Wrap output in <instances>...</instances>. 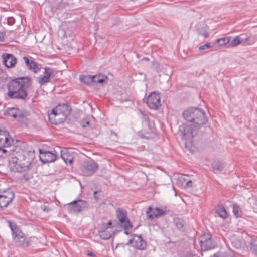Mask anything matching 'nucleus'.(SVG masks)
<instances>
[{
  "label": "nucleus",
  "mask_w": 257,
  "mask_h": 257,
  "mask_svg": "<svg viewBox=\"0 0 257 257\" xmlns=\"http://www.w3.org/2000/svg\"><path fill=\"white\" fill-rule=\"evenodd\" d=\"M232 244L233 246H234L236 248H239L241 246L242 243L240 241H232Z\"/></svg>",
  "instance_id": "473e14b6"
},
{
  "label": "nucleus",
  "mask_w": 257,
  "mask_h": 257,
  "mask_svg": "<svg viewBox=\"0 0 257 257\" xmlns=\"http://www.w3.org/2000/svg\"><path fill=\"white\" fill-rule=\"evenodd\" d=\"M212 168L214 170L222 171L223 169V165L220 162H214L212 164Z\"/></svg>",
  "instance_id": "c756f323"
},
{
  "label": "nucleus",
  "mask_w": 257,
  "mask_h": 257,
  "mask_svg": "<svg viewBox=\"0 0 257 257\" xmlns=\"http://www.w3.org/2000/svg\"><path fill=\"white\" fill-rule=\"evenodd\" d=\"M212 46H213V45H211V44L210 43H206V44L200 46L199 48V50H205L206 49L210 48L212 47Z\"/></svg>",
  "instance_id": "2f4dec72"
},
{
  "label": "nucleus",
  "mask_w": 257,
  "mask_h": 257,
  "mask_svg": "<svg viewBox=\"0 0 257 257\" xmlns=\"http://www.w3.org/2000/svg\"><path fill=\"white\" fill-rule=\"evenodd\" d=\"M61 157L66 164H71L73 162V155L70 151L67 149L61 150Z\"/></svg>",
  "instance_id": "412c9836"
},
{
  "label": "nucleus",
  "mask_w": 257,
  "mask_h": 257,
  "mask_svg": "<svg viewBox=\"0 0 257 257\" xmlns=\"http://www.w3.org/2000/svg\"><path fill=\"white\" fill-rule=\"evenodd\" d=\"M240 37L241 42L244 45H251L256 41V38L255 36H252L249 33L241 34Z\"/></svg>",
  "instance_id": "a211bd4d"
},
{
  "label": "nucleus",
  "mask_w": 257,
  "mask_h": 257,
  "mask_svg": "<svg viewBox=\"0 0 257 257\" xmlns=\"http://www.w3.org/2000/svg\"><path fill=\"white\" fill-rule=\"evenodd\" d=\"M145 123H146V124H147V123H148V120H147V119H146Z\"/></svg>",
  "instance_id": "a19ab883"
},
{
  "label": "nucleus",
  "mask_w": 257,
  "mask_h": 257,
  "mask_svg": "<svg viewBox=\"0 0 257 257\" xmlns=\"http://www.w3.org/2000/svg\"><path fill=\"white\" fill-rule=\"evenodd\" d=\"M240 44H242V43L241 42L240 35L235 37L232 40H230V45L232 47L237 46Z\"/></svg>",
  "instance_id": "cd10ccee"
},
{
  "label": "nucleus",
  "mask_w": 257,
  "mask_h": 257,
  "mask_svg": "<svg viewBox=\"0 0 257 257\" xmlns=\"http://www.w3.org/2000/svg\"><path fill=\"white\" fill-rule=\"evenodd\" d=\"M177 185L183 188H188L192 186V182L187 175L178 174L175 177Z\"/></svg>",
  "instance_id": "2eb2a0df"
},
{
  "label": "nucleus",
  "mask_w": 257,
  "mask_h": 257,
  "mask_svg": "<svg viewBox=\"0 0 257 257\" xmlns=\"http://www.w3.org/2000/svg\"><path fill=\"white\" fill-rule=\"evenodd\" d=\"M143 60L148 61L149 60V58H144Z\"/></svg>",
  "instance_id": "ea45409f"
},
{
  "label": "nucleus",
  "mask_w": 257,
  "mask_h": 257,
  "mask_svg": "<svg viewBox=\"0 0 257 257\" xmlns=\"http://www.w3.org/2000/svg\"><path fill=\"white\" fill-rule=\"evenodd\" d=\"M7 21L8 23L10 25H12L14 23V19L11 17L8 18Z\"/></svg>",
  "instance_id": "c9c22d12"
},
{
  "label": "nucleus",
  "mask_w": 257,
  "mask_h": 257,
  "mask_svg": "<svg viewBox=\"0 0 257 257\" xmlns=\"http://www.w3.org/2000/svg\"><path fill=\"white\" fill-rule=\"evenodd\" d=\"M23 59L26 65L30 69L32 70L35 73H36L38 71L39 68L35 62L32 60L30 61L29 59L27 57H24Z\"/></svg>",
  "instance_id": "5701e85b"
},
{
  "label": "nucleus",
  "mask_w": 257,
  "mask_h": 257,
  "mask_svg": "<svg viewBox=\"0 0 257 257\" xmlns=\"http://www.w3.org/2000/svg\"><path fill=\"white\" fill-rule=\"evenodd\" d=\"M165 213V210L158 207L153 208L151 207H149L146 211V214L148 218L151 219L163 215Z\"/></svg>",
  "instance_id": "f3484780"
},
{
  "label": "nucleus",
  "mask_w": 257,
  "mask_h": 257,
  "mask_svg": "<svg viewBox=\"0 0 257 257\" xmlns=\"http://www.w3.org/2000/svg\"><path fill=\"white\" fill-rule=\"evenodd\" d=\"M70 112V109L67 104H60L52 110L51 114L49 115V120L51 121L53 119V116L54 117L62 116L63 117V118L65 119Z\"/></svg>",
  "instance_id": "423d86ee"
},
{
  "label": "nucleus",
  "mask_w": 257,
  "mask_h": 257,
  "mask_svg": "<svg viewBox=\"0 0 257 257\" xmlns=\"http://www.w3.org/2000/svg\"><path fill=\"white\" fill-rule=\"evenodd\" d=\"M89 121L87 118L83 119L81 122V125L83 127H87L89 125Z\"/></svg>",
  "instance_id": "7c9ffc66"
},
{
  "label": "nucleus",
  "mask_w": 257,
  "mask_h": 257,
  "mask_svg": "<svg viewBox=\"0 0 257 257\" xmlns=\"http://www.w3.org/2000/svg\"><path fill=\"white\" fill-rule=\"evenodd\" d=\"M230 42V37H225L216 40V42L220 46H223L229 44Z\"/></svg>",
  "instance_id": "a878e982"
},
{
  "label": "nucleus",
  "mask_w": 257,
  "mask_h": 257,
  "mask_svg": "<svg viewBox=\"0 0 257 257\" xmlns=\"http://www.w3.org/2000/svg\"><path fill=\"white\" fill-rule=\"evenodd\" d=\"M204 36L205 38H207L209 37V34L208 33H205L204 34Z\"/></svg>",
  "instance_id": "58836bf2"
},
{
  "label": "nucleus",
  "mask_w": 257,
  "mask_h": 257,
  "mask_svg": "<svg viewBox=\"0 0 257 257\" xmlns=\"http://www.w3.org/2000/svg\"><path fill=\"white\" fill-rule=\"evenodd\" d=\"M98 169V165L93 160L85 161L81 168L82 173L84 176H90L95 173Z\"/></svg>",
  "instance_id": "1a4fd4ad"
},
{
  "label": "nucleus",
  "mask_w": 257,
  "mask_h": 257,
  "mask_svg": "<svg viewBox=\"0 0 257 257\" xmlns=\"http://www.w3.org/2000/svg\"><path fill=\"white\" fill-rule=\"evenodd\" d=\"M57 157L58 155L56 154L55 151L54 152L48 151H42V150H40L39 158L43 163L54 162L57 159Z\"/></svg>",
  "instance_id": "4468645a"
},
{
  "label": "nucleus",
  "mask_w": 257,
  "mask_h": 257,
  "mask_svg": "<svg viewBox=\"0 0 257 257\" xmlns=\"http://www.w3.org/2000/svg\"><path fill=\"white\" fill-rule=\"evenodd\" d=\"M216 212L222 218H226L227 217V213L222 205L218 207Z\"/></svg>",
  "instance_id": "393cba45"
},
{
  "label": "nucleus",
  "mask_w": 257,
  "mask_h": 257,
  "mask_svg": "<svg viewBox=\"0 0 257 257\" xmlns=\"http://www.w3.org/2000/svg\"><path fill=\"white\" fill-rule=\"evenodd\" d=\"M32 153L21 150L13 153L9 160V167L11 171L22 172L27 170L33 160Z\"/></svg>",
  "instance_id": "f03ea898"
},
{
  "label": "nucleus",
  "mask_w": 257,
  "mask_h": 257,
  "mask_svg": "<svg viewBox=\"0 0 257 257\" xmlns=\"http://www.w3.org/2000/svg\"><path fill=\"white\" fill-rule=\"evenodd\" d=\"M111 225V221H109L106 224L103 225L99 231V234L101 239L107 240L115 234V230L112 227Z\"/></svg>",
  "instance_id": "9d476101"
},
{
  "label": "nucleus",
  "mask_w": 257,
  "mask_h": 257,
  "mask_svg": "<svg viewBox=\"0 0 257 257\" xmlns=\"http://www.w3.org/2000/svg\"><path fill=\"white\" fill-rule=\"evenodd\" d=\"M12 143L13 139L7 132L0 131V157L7 152L5 148L10 147Z\"/></svg>",
  "instance_id": "6e6552de"
},
{
  "label": "nucleus",
  "mask_w": 257,
  "mask_h": 257,
  "mask_svg": "<svg viewBox=\"0 0 257 257\" xmlns=\"http://www.w3.org/2000/svg\"><path fill=\"white\" fill-rule=\"evenodd\" d=\"M233 213L236 217H239L241 215L240 206L237 203H235L233 205Z\"/></svg>",
  "instance_id": "c85d7f7f"
},
{
  "label": "nucleus",
  "mask_w": 257,
  "mask_h": 257,
  "mask_svg": "<svg viewBox=\"0 0 257 257\" xmlns=\"http://www.w3.org/2000/svg\"><path fill=\"white\" fill-rule=\"evenodd\" d=\"M80 80L81 82H83L87 85L90 84L92 83V76L86 75L83 76L81 75L79 77Z\"/></svg>",
  "instance_id": "bb28decb"
},
{
  "label": "nucleus",
  "mask_w": 257,
  "mask_h": 257,
  "mask_svg": "<svg viewBox=\"0 0 257 257\" xmlns=\"http://www.w3.org/2000/svg\"><path fill=\"white\" fill-rule=\"evenodd\" d=\"M125 234H128L127 231H125Z\"/></svg>",
  "instance_id": "79ce46f5"
},
{
  "label": "nucleus",
  "mask_w": 257,
  "mask_h": 257,
  "mask_svg": "<svg viewBox=\"0 0 257 257\" xmlns=\"http://www.w3.org/2000/svg\"><path fill=\"white\" fill-rule=\"evenodd\" d=\"M12 232L13 238L17 245L21 247H28L30 245V240L25 234L16 226L10 224Z\"/></svg>",
  "instance_id": "20e7f679"
},
{
  "label": "nucleus",
  "mask_w": 257,
  "mask_h": 257,
  "mask_svg": "<svg viewBox=\"0 0 257 257\" xmlns=\"http://www.w3.org/2000/svg\"><path fill=\"white\" fill-rule=\"evenodd\" d=\"M87 255L89 256L93 257L95 256V254L92 252H88Z\"/></svg>",
  "instance_id": "e433bc0d"
},
{
  "label": "nucleus",
  "mask_w": 257,
  "mask_h": 257,
  "mask_svg": "<svg viewBox=\"0 0 257 257\" xmlns=\"http://www.w3.org/2000/svg\"><path fill=\"white\" fill-rule=\"evenodd\" d=\"M116 215L119 221L123 225L125 229L132 228V225L127 217V212L125 209L118 208L116 210Z\"/></svg>",
  "instance_id": "ddd939ff"
},
{
  "label": "nucleus",
  "mask_w": 257,
  "mask_h": 257,
  "mask_svg": "<svg viewBox=\"0 0 257 257\" xmlns=\"http://www.w3.org/2000/svg\"><path fill=\"white\" fill-rule=\"evenodd\" d=\"M175 221L176 225L178 228H181L183 227V225L182 223L180 221V220L176 219L175 220Z\"/></svg>",
  "instance_id": "72a5a7b5"
},
{
  "label": "nucleus",
  "mask_w": 257,
  "mask_h": 257,
  "mask_svg": "<svg viewBox=\"0 0 257 257\" xmlns=\"http://www.w3.org/2000/svg\"><path fill=\"white\" fill-rule=\"evenodd\" d=\"M183 116L189 123L183 124L179 127V132L185 141L186 147L192 143L198 129L207 121L204 112L199 108H189L183 113Z\"/></svg>",
  "instance_id": "f257e3e1"
},
{
  "label": "nucleus",
  "mask_w": 257,
  "mask_h": 257,
  "mask_svg": "<svg viewBox=\"0 0 257 257\" xmlns=\"http://www.w3.org/2000/svg\"><path fill=\"white\" fill-rule=\"evenodd\" d=\"M96 193H97V192H96V191L94 192V195H95Z\"/></svg>",
  "instance_id": "37998d69"
},
{
  "label": "nucleus",
  "mask_w": 257,
  "mask_h": 257,
  "mask_svg": "<svg viewBox=\"0 0 257 257\" xmlns=\"http://www.w3.org/2000/svg\"><path fill=\"white\" fill-rule=\"evenodd\" d=\"M155 65L158 66L156 68V71H160L161 69V67H160V66L158 63H156Z\"/></svg>",
  "instance_id": "4c0bfd02"
},
{
  "label": "nucleus",
  "mask_w": 257,
  "mask_h": 257,
  "mask_svg": "<svg viewBox=\"0 0 257 257\" xmlns=\"http://www.w3.org/2000/svg\"><path fill=\"white\" fill-rule=\"evenodd\" d=\"M14 193L10 189L0 193V208L6 207L13 200Z\"/></svg>",
  "instance_id": "f8f14e48"
},
{
  "label": "nucleus",
  "mask_w": 257,
  "mask_h": 257,
  "mask_svg": "<svg viewBox=\"0 0 257 257\" xmlns=\"http://www.w3.org/2000/svg\"><path fill=\"white\" fill-rule=\"evenodd\" d=\"M107 78V76L101 75L92 76V83H102Z\"/></svg>",
  "instance_id": "b1692460"
},
{
  "label": "nucleus",
  "mask_w": 257,
  "mask_h": 257,
  "mask_svg": "<svg viewBox=\"0 0 257 257\" xmlns=\"http://www.w3.org/2000/svg\"><path fill=\"white\" fill-rule=\"evenodd\" d=\"M252 252L254 254L257 255V244H254L252 246Z\"/></svg>",
  "instance_id": "f704fd0d"
},
{
  "label": "nucleus",
  "mask_w": 257,
  "mask_h": 257,
  "mask_svg": "<svg viewBox=\"0 0 257 257\" xmlns=\"http://www.w3.org/2000/svg\"><path fill=\"white\" fill-rule=\"evenodd\" d=\"M127 245L130 244L134 248L139 250H145L146 248V242L141 235L133 234L132 238L128 241Z\"/></svg>",
  "instance_id": "9b49d317"
},
{
  "label": "nucleus",
  "mask_w": 257,
  "mask_h": 257,
  "mask_svg": "<svg viewBox=\"0 0 257 257\" xmlns=\"http://www.w3.org/2000/svg\"><path fill=\"white\" fill-rule=\"evenodd\" d=\"M200 243L202 250L206 251L214 248L212 243L211 236L208 234H204L200 239Z\"/></svg>",
  "instance_id": "dca6fc26"
},
{
  "label": "nucleus",
  "mask_w": 257,
  "mask_h": 257,
  "mask_svg": "<svg viewBox=\"0 0 257 257\" xmlns=\"http://www.w3.org/2000/svg\"><path fill=\"white\" fill-rule=\"evenodd\" d=\"M5 114L14 118L20 117L22 116L20 110L14 107L8 108L6 110Z\"/></svg>",
  "instance_id": "4be33fe9"
},
{
  "label": "nucleus",
  "mask_w": 257,
  "mask_h": 257,
  "mask_svg": "<svg viewBox=\"0 0 257 257\" xmlns=\"http://www.w3.org/2000/svg\"><path fill=\"white\" fill-rule=\"evenodd\" d=\"M146 102L149 108L157 110L161 106L160 96L158 92H152L146 98Z\"/></svg>",
  "instance_id": "0eeeda50"
},
{
  "label": "nucleus",
  "mask_w": 257,
  "mask_h": 257,
  "mask_svg": "<svg viewBox=\"0 0 257 257\" xmlns=\"http://www.w3.org/2000/svg\"><path fill=\"white\" fill-rule=\"evenodd\" d=\"M52 73V71L51 69L49 68H46L43 74L38 77L39 83L41 85H44V84L49 82L50 78Z\"/></svg>",
  "instance_id": "aec40b11"
},
{
  "label": "nucleus",
  "mask_w": 257,
  "mask_h": 257,
  "mask_svg": "<svg viewBox=\"0 0 257 257\" xmlns=\"http://www.w3.org/2000/svg\"><path fill=\"white\" fill-rule=\"evenodd\" d=\"M88 203L85 200H74L66 205L70 213H78L88 207Z\"/></svg>",
  "instance_id": "39448f33"
},
{
  "label": "nucleus",
  "mask_w": 257,
  "mask_h": 257,
  "mask_svg": "<svg viewBox=\"0 0 257 257\" xmlns=\"http://www.w3.org/2000/svg\"><path fill=\"white\" fill-rule=\"evenodd\" d=\"M3 58L4 64L7 68H12L16 64V58L12 54H4Z\"/></svg>",
  "instance_id": "6ab92c4d"
},
{
  "label": "nucleus",
  "mask_w": 257,
  "mask_h": 257,
  "mask_svg": "<svg viewBox=\"0 0 257 257\" xmlns=\"http://www.w3.org/2000/svg\"><path fill=\"white\" fill-rule=\"evenodd\" d=\"M30 84V79L28 77L13 80L8 85V96L11 98L25 99L27 97V89Z\"/></svg>",
  "instance_id": "7ed1b4c3"
}]
</instances>
